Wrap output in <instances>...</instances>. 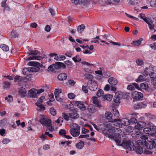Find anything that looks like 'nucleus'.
<instances>
[{
  "mask_svg": "<svg viewBox=\"0 0 156 156\" xmlns=\"http://www.w3.org/2000/svg\"><path fill=\"white\" fill-rule=\"evenodd\" d=\"M105 116L107 119L110 122H113L114 121H119V119H113L112 117V114L109 112H106Z\"/></svg>",
  "mask_w": 156,
  "mask_h": 156,
  "instance_id": "6e6552de",
  "label": "nucleus"
},
{
  "mask_svg": "<svg viewBox=\"0 0 156 156\" xmlns=\"http://www.w3.org/2000/svg\"><path fill=\"white\" fill-rule=\"evenodd\" d=\"M42 57L40 56L34 55L30 57L27 58H25L26 60H30L32 59H37L38 60H41L42 59Z\"/></svg>",
  "mask_w": 156,
  "mask_h": 156,
  "instance_id": "412c9836",
  "label": "nucleus"
},
{
  "mask_svg": "<svg viewBox=\"0 0 156 156\" xmlns=\"http://www.w3.org/2000/svg\"><path fill=\"white\" fill-rule=\"evenodd\" d=\"M140 88H142L147 91H148L150 89L148 84L146 83H142L140 84Z\"/></svg>",
  "mask_w": 156,
  "mask_h": 156,
  "instance_id": "bb28decb",
  "label": "nucleus"
},
{
  "mask_svg": "<svg viewBox=\"0 0 156 156\" xmlns=\"http://www.w3.org/2000/svg\"><path fill=\"white\" fill-rule=\"evenodd\" d=\"M143 130L145 133L150 134L149 127L144 128Z\"/></svg>",
  "mask_w": 156,
  "mask_h": 156,
  "instance_id": "5fc2aeb1",
  "label": "nucleus"
},
{
  "mask_svg": "<svg viewBox=\"0 0 156 156\" xmlns=\"http://www.w3.org/2000/svg\"><path fill=\"white\" fill-rule=\"evenodd\" d=\"M136 62L139 66H141L144 64L143 61L140 58H138L136 60Z\"/></svg>",
  "mask_w": 156,
  "mask_h": 156,
  "instance_id": "49530a36",
  "label": "nucleus"
},
{
  "mask_svg": "<svg viewBox=\"0 0 156 156\" xmlns=\"http://www.w3.org/2000/svg\"><path fill=\"white\" fill-rule=\"evenodd\" d=\"M122 123V125H123L125 126H127L129 125L130 124V121L127 119H122L121 120H120L119 121Z\"/></svg>",
  "mask_w": 156,
  "mask_h": 156,
  "instance_id": "2eb2a0df",
  "label": "nucleus"
},
{
  "mask_svg": "<svg viewBox=\"0 0 156 156\" xmlns=\"http://www.w3.org/2000/svg\"><path fill=\"white\" fill-rule=\"evenodd\" d=\"M144 80V79L143 78V76L142 75H140L138 78V79L136 80V81L137 82L138 81H141Z\"/></svg>",
  "mask_w": 156,
  "mask_h": 156,
  "instance_id": "4d7b16f0",
  "label": "nucleus"
},
{
  "mask_svg": "<svg viewBox=\"0 0 156 156\" xmlns=\"http://www.w3.org/2000/svg\"><path fill=\"white\" fill-rule=\"evenodd\" d=\"M79 4H83L84 5H87L89 4L95 5L96 4V2L92 0H79Z\"/></svg>",
  "mask_w": 156,
  "mask_h": 156,
  "instance_id": "ddd939ff",
  "label": "nucleus"
},
{
  "mask_svg": "<svg viewBox=\"0 0 156 156\" xmlns=\"http://www.w3.org/2000/svg\"><path fill=\"white\" fill-rule=\"evenodd\" d=\"M113 114L117 117H119V115L118 111L116 109L113 110Z\"/></svg>",
  "mask_w": 156,
  "mask_h": 156,
  "instance_id": "8fccbe9b",
  "label": "nucleus"
},
{
  "mask_svg": "<svg viewBox=\"0 0 156 156\" xmlns=\"http://www.w3.org/2000/svg\"><path fill=\"white\" fill-rule=\"evenodd\" d=\"M130 123L132 124H135L137 122V120L134 118H132L130 119Z\"/></svg>",
  "mask_w": 156,
  "mask_h": 156,
  "instance_id": "3c124183",
  "label": "nucleus"
},
{
  "mask_svg": "<svg viewBox=\"0 0 156 156\" xmlns=\"http://www.w3.org/2000/svg\"><path fill=\"white\" fill-rule=\"evenodd\" d=\"M132 98L136 100H142L143 98V94L136 91H133L132 94Z\"/></svg>",
  "mask_w": 156,
  "mask_h": 156,
  "instance_id": "0eeeda50",
  "label": "nucleus"
},
{
  "mask_svg": "<svg viewBox=\"0 0 156 156\" xmlns=\"http://www.w3.org/2000/svg\"><path fill=\"white\" fill-rule=\"evenodd\" d=\"M127 89L131 90H134V87L132 84V85H128L127 87Z\"/></svg>",
  "mask_w": 156,
  "mask_h": 156,
  "instance_id": "e2e57ef3",
  "label": "nucleus"
},
{
  "mask_svg": "<svg viewBox=\"0 0 156 156\" xmlns=\"http://www.w3.org/2000/svg\"><path fill=\"white\" fill-rule=\"evenodd\" d=\"M54 69H59L62 67L63 69L66 68V65L63 63L61 62H56L55 64H53Z\"/></svg>",
  "mask_w": 156,
  "mask_h": 156,
  "instance_id": "9d476101",
  "label": "nucleus"
},
{
  "mask_svg": "<svg viewBox=\"0 0 156 156\" xmlns=\"http://www.w3.org/2000/svg\"><path fill=\"white\" fill-rule=\"evenodd\" d=\"M3 87L4 89L9 88L11 85L10 83L7 81L3 82Z\"/></svg>",
  "mask_w": 156,
  "mask_h": 156,
  "instance_id": "f704fd0d",
  "label": "nucleus"
},
{
  "mask_svg": "<svg viewBox=\"0 0 156 156\" xmlns=\"http://www.w3.org/2000/svg\"><path fill=\"white\" fill-rule=\"evenodd\" d=\"M5 99L9 103L13 101V98L12 95H9L5 98Z\"/></svg>",
  "mask_w": 156,
  "mask_h": 156,
  "instance_id": "ea45409f",
  "label": "nucleus"
},
{
  "mask_svg": "<svg viewBox=\"0 0 156 156\" xmlns=\"http://www.w3.org/2000/svg\"><path fill=\"white\" fill-rule=\"evenodd\" d=\"M19 34L15 31L12 30L11 33V36L12 38H16L18 37Z\"/></svg>",
  "mask_w": 156,
  "mask_h": 156,
  "instance_id": "c9c22d12",
  "label": "nucleus"
},
{
  "mask_svg": "<svg viewBox=\"0 0 156 156\" xmlns=\"http://www.w3.org/2000/svg\"><path fill=\"white\" fill-rule=\"evenodd\" d=\"M27 91L25 88L22 87L19 89V94L22 97H24L27 95Z\"/></svg>",
  "mask_w": 156,
  "mask_h": 156,
  "instance_id": "aec40b11",
  "label": "nucleus"
},
{
  "mask_svg": "<svg viewBox=\"0 0 156 156\" xmlns=\"http://www.w3.org/2000/svg\"><path fill=\"white\" fill-rule=\"evenodd\" d=\"M69 115L71 118L74 120L78 119L79 117V115L75 112L69 113Z\"/></svg>",
  "mask_w": 156,
  "mask_h": 156,
  "instance_id": "4be33fe9",
  "label": "nucleus"
},
{
  "mask_svg": "<svg viewBox=\"0 0 156 156\" xmlns=\"http://www.w3.org/2000/svg\"><path fill=\"white\" fill-rule=\"evenodd\" d=\"M45 30L47 32H49L51 30V27L49 25H47L45 27Z\"/></svg>",
  "mask_w": 156,
  "mask_h": 156,
  "instance_id": "69168bd1",
  "label": "nucleus"
},
{
  "mask_svg": "<svg viewBox=\"0 0 156 156\" xmlns=\"http://www.w3.org/2000/svg\"><path fill=\"white\" fill-rule=\"evenodd\" d=\"M32 68L30 67L24 68L23 70V73L24 75H28L30 74V73L32 72Z\"/></svg>",
  "mask_w": 156,
  "mask_h": 156,
  "instance_id": "5701e85b",
  "label": "nucleus"
},
{
  "mask_svg": "<svg viewBox=\"0 0 156 156\" xmlns=\"http://www.w3.org/2000/svg\"><path fill=\"white\" fill-rule=\"evenodd\" d=\"M146 123L143 121H139L137 122V125L135 126V128L138 130L142 129L146 126Z\"/></svg>",
  "mask_w": 156,
  "mask_h": 156,
  "instance_id": "f8f14e48",
  "label": "nucleus"
},
{
  "mask_svg": "<svg viewBox=\"0 0 156 156\" xmlns=\"http://www.w3.org/2000/svg\"><path fill=\"white\" fill-rule=\"evenodd\" d=\"M30 51L31 52L30 54L32 55L37 56V55H38L39 54V52L37 50H31Z\"/></svg>",
  "mask_w": 156,
  "mask_h": 156,
  "instance_id": "37998d69",
  "label": "nucleus"
},
{
  "mask_svg": "<svg viewBox=\"0 0 156 156\" xmlns=\"http://www.w3.org/2000/svg\"><path fill=\"white\" fill-rule=\"evenodd\" d=\"M15 80L16 81H18L19 82H20L23 80V78L22 77L20 76H16L15 77Z\"/></svg>",
  "mask_w": 156,
  "mask_h": 156,
  "instance_id": "79ce46f5",
  "label": "nucleus"
},
{
  "mask_svg": "<svg viewBox=\"0 0 156 156\" xmlns=\"http://www.w3.org/2000/svg\"><path fill=\"white\" fill-rule=\"evenodd\" d=\"M82 90L84 92L86 93H87L88 92V90L87 89V86L85 87L83 85L82 87Z\"/></svg>",
  "mask_w": 156,
  "mask_h": 156,
  "instance_id": "0e129e2a",
  "label": "nucleus"
},
{
  "mask_svg": "<svg viewBox=\"0 0 156 156\" xmlns=\"http://www.w3.org/2000/svg\"><path fill=\"white\" fill-rule=\"evenodd\" d=\"M50 111L52 115L53 116H55L56 115V110L53 107H51L50 109Z\"/></svg>",
  "mask_w": 156,
  "mask_h": 156,
  "instance_id": "a19ab883",
  "label": "nucleus"
},
{
  "mask_svg": "<svg viewBox=\"0 0 156 156\" xmlns=\"http://www.w3.org/2000/svg\"><path fill=\"white\" fill-rule=\"evenodd\" d=\"M45 98L44 96H41L35 103V105L37 106V110L40 111H44L45 109L44 106L42 105L43 100Z\"/></svg>",
  "mask_w": 156,
  "mask_h": 156,
  "instance_id": "39448f33",
  "label": "nucleus"
},
{
  "mask_svg": "<svg viewBox=\"0 0 156 156\" xmlns=\"http://www.w3.org/2000/svg\"><path fill=\"white\" fill-rule=\"evenodd\" d=\"M109 124H103L99 125L98 126V129L99 130H101L103 131H106V130L108 129V128L109 127Z\"/></svg>",
  "mask_w": 156,
  "mask_h": 156,
  "instance_id": "dca6fc26",
  "label": "nucleus"
},
{
  "mask_svg": "<svg viewBox=\"0 0 156 156\" xmlns=\"http://www.w3.org/2000/svg\"><path fill=\"white\" fill-rule=\"evenodd\" d=\"M109 127L108 129L106 130V131L108 132V133H107L108 134V135L110 134H108L109 133H112V134H113L114 136H115V127H112L109 124Z\"/></svg>",
  "mask_w": 156,
  "mask_h": 156,
  "instance_id": "b1692460",
  "label": "nucleus"
},
{
  "mask_svg": "<svg viewBox=\"0 0 156 156\" xmlns=\"http://www.w3.org/2000/svg\"><path fill=\"white\" fill-rule=\"evenodd\" d=\"M119 122L118 121H114L113 122H114V125L116 126H117L121 128L122 127V124L120 122Z\"/></svg>",
  "mask_w": 156,
  "mask_h": 156,
  "instance_id": "de8ad7c7",
  "label": "nucleus"
},
{
  "mask_svg": "<svg viewBox=\"0 0 156 156\" xmlns=\"http://www.w3.org/2000/svg\"><path fill=\"white\" fill-rule=\"evenodd\" d=\"M108 82L111 85L115 86L117 83V80L113 77H110L108 79Z\"/></svg>",
  "mask_w": 156,
  "mask_h": 156,
  "instance_id": "6ab92c4d",
  "label": "nucleus"
},
{
  "mask_svg": "<svg viewBox=\"0 0 156 156\" xmlns=\"http://www.w3.org/2000/svg\"><path fill=\"white\" fill-rule=\"evenodd\" d=\"M87 87L90 90L94 91L97 89L98 85L97 83L94 80L88 81L87 83Z\"/></svg>",
  "mask_w": 156,
  "mask_h": 156,
  "instance_id": "423d86ee",
  "label": "nucleus"
},
{
  "mask_svg": "<svg viewBox=\"0 0 156 156\" xmlns=\"http://www.w3.org/2000/svg\"><path fill=\"white\" fill-rule=\"evenodd\" d=\"M115 136L113 134H109L108 135V137L114 140L118 145L122 146L125 148L127 149V147H125L123 145V142H124V141H126L127 142V143L129 144L131 143L132 142L125 139L122 140L120 135L119 134L121 132V130L120 128H115Z\"/></svg>",
  "mask_w": 156,
  "mask_h": 156,
  "instance_id": "f257e3e1",
  "label": "nucleus"
},
{
  "mask_svg": "<svg viewBox=\"0 0 156 156\" xmlns=\"http://www.w3.org/2000/svg\"><path fill=\"white\" fill-rule=\"evenodd\" d=\"M84 76L86 79H89V80H92V79H93V76L90 74L86 73L84 75Z\"/></svg>",
  "mask_w": 156,
  "mask_h": 156,
  "instance_id": "e433bc0d",
  "label": "nucleus"
},
{
  "mask_svg": "<svg viewBox=\"0 0 156 156\" xmlns=\"http://www.w3.org/2000/svg\"><path fill=\"white\" fill-rule=\"evenodd\" d=\"M123 94L121 92H117L115 93V96L119 99L121 100L123 97Z\"/></svg>",
  "mask_w": 156,
  "mask_h": 156,
  "instance_id": "473e14b6",
  "label": "nucleus"
},
{
  "mask_svg": "<svg viewBox=\"0 0 156 156\" xmlns=\"http://www.w3.org/2000/svg\"><path fill=\"white\" fill-rule=\"evenodd\" d=\"M104 94V91L102 89L99 90L97 92V95L99 97H101V98L103 96Z\"/></svg>",
  "mask_w": 156,
  "mask_h": 156,
  "instance_id": "4c0bfd02",
  "label": "nucleus"
},
{
  "mask_svg": "<svg viewBox=\"0 0 156 156\" xmlns=\"http://www.w3.org/2000/svg\"><path fill=\"white\" fill-rule=\"evenodd\" d=\"M9 141L10 140L9 139L5 138L3 140L2 142L4 144H7Z\"/></svg>",
  "mask_w": 156,
  "mask_h": 156,
  "instance_id": "680f3d73",
  "label": "nucleus"
},
{
  "mask_svg": "<svg viewBox=\"0 0 156 156\" xmlns=\"http://www.w3.org/2000/svg\"><path fill=\"white\" fill-rule=\"evenodd\" d=\"M0 47L3 50L5 51H8L9 49V48L7 45L3 44L1 45Z\"/></svg>",
  "mask_w": 156,
  "mask_h": 156,
  "instance_id": "72a5a7b5",
  "label": "nucleus"
},
{
  "mask_svg": "<svg viewBox=\"0 0 156 156\" xmlns=\"http://www.w3.org/2000/svg\"><path fill=\"white\" fill-rule=\"evenodd\" d=\"M136 105H137V106L136 107V106H135L134 107L136 108H142L143 107V103L142 102L138 103Z\"/></svg>",
  "mask_w": 156,
  "mask_h": 156,
  "instance_id": "864d4df0",
  "label": "nucleus"
},
{
  "mask_svg": "<svg viewBox=\"0 0 156 156\" xmlns=\"http://www.w3.org/2000/svg\"><path fill=\"white\" fill-rule=\"evenodd\" d=\"M73 105H77L82 110H86V107L82 102L79 101H74L73 102Z\"/></svg>",
  "mask_w": 156,
  "mask_h": 156,
  "instance_id": "9b49d317",
  "label": "nucleus"
},
{
  "mask_svg": "<svg viewBox=\"0 0 156 156\" xmlns=\"http://www.w3.org/2000/svg\"><path fill=\"white\" fill-rule=\"evenodd\" d=\"M93 104L96 105V106L97 107L99 108L101 107V105L99 103V102L97 97H94L93 100Z\"/></svg>",
  "mask_w": 156,
  "mask_h": 156,
  "instance_id": "c756f323",
  "label": "nucleus"
},
{
  "mask_svg": "<svg viewBox=\"0 0 156 156\" xmlns=\"http://www.w3.org/2000/svg\"><path fill=\"white\" fill-rule=\"evenodd\" d=\"M127 2L133 5L137 4L139 2V0H127Z\"/></svg>",
  "mask_w": 156,
  "mask_h": 156,
  "instance_id": "7c9ffc66",
  "label": "nucleus"
},
{
  "mask_svg": "<svg viewBox=\"0 0 156 156\" xmlns=\"http://www.w3.org/2000/svg\"><path fill=\"white\" fill-rule=\"evenodd\" d=\"M37 90H30L29 91L28 95L30 97L35 98L37 96Z\"/></svg>",
  "mask_w": 156,
  "mask_h": 156,
  "instance_id": "f3484780",
  "label": "nucleus"
},
{
  "mask_svg": "<svg viewBox=\"0 0 156 156\" xmlns=\"http://www.w3.org/2000/svg\"><path fill=\"white\" fill-rule=\"evenodd\" d=\"M73 128L70 130V132L73 137L78 136L80 133V127L76 123L72 124Z\"/></svg>",
  "mask_w": 156,
  "mask_h": 156,
  "instance_id": "f03ea898",
  "label": "nucleus"
},
{
  "mask_svg": "<svg viewBox=\"0 0 156 156\" xmlns=\"http://www.w3.org/2000/svg\"><path fill=\"white\" fill-rule=\"evenodd\" d=\"M42 88H41L40 89L38 90H37V94H39L43 92L44 91L45 89L47 90V86H44L42 87Z\"/></svg>",
  "mask_w": 156,
  "mask_h": 156,
  "instance_id": "58836bf2",
  "label": "nucleus"
},
{
  "mask_svg": "<svg viewBox=\"0 0 156 156\" xmlns=\"http://www.w3.org/2000/svg\"><path fill=\"white\" fill-rule=\"evenodd\" d=\"M68 97L70 99H73L75 98V95L73 93H70L68 95Z\"/></svg>",
  "mask_w": 156,
  "mask_h": 156,
  "instance_id": "6e6d98bb",
  "label": "nucleus"
},
{
  "mask_svg": "<svg viewBox=\"0 0 156 156\" xmlns=\"http://www.w3.org/2000/svg\"><path fill=\"white\" fill-rule=\"evenodd\" d=\"M120 0H101L103 4H110L113 2H119Z\"/></svg>",
  "mask_w": 156,
  "mask_h": 156,
  "instance_id": "393cba45",
  "label": "nucleus"
},
{
  "mask_svg": "<svg viewBox=\"0 0 156 156\" xmlns=\"http://www.w3.org/2000/svg\"><path fill=\"white\" fill-rule=\"evenodd\" d=\"M85 28V26L83 24L79 26L77 28V31L79 33H81Z\"/></svg>",
  "mask_w": 156,
  "mask_h": 156,
  "instance_id": "cd10ccee",
  "label": "nucleus"
},
{
  "mask_svg": "<svg viewBox=\"0 0 156 156\" xmlns=\"http://www.w3.org/2000/svg\"><path fill=\"white\" fill-rule=\"evenodd\" d=\"M68 83L70 85L73 86L76 83V82L73 80H70L68 81Z\"/></svg>",
  "mask_w": 156,
  "mask_h": 156,
  "instance_id": "bf43d9fd",
  "label": "nucleus"
},
{
  "mask_svg": "<svg viewBox=\"0 0 156 156\" xmlns=\"http://www.w3.org/2000/svg\"><path fill=\"white\" fill-rule=\"evenodd\" d=\"M28 65L32 66V67H31V69L32 72H36L39 71L40 67H41L42 66V65L41 64L38 62L31 61L29 62L28 63Z\"/></svg>",
  "mask_w": 156,
  "mask_h": 156,
  "instance_id": "7ed1b4c3",
  "label": "nucleus"
},
{
  "mask_svg": "<svg viewBox=\"0 0 156 156\" xmlns=\"http://www.w3.org/2000/svg\"><path fill=\"white\" fill-rule=\"evenodd\" d=\"M54 67L53 65H51L48 68V71L53 72L54 71Z\"/></svg>",
  "mask_w": 156,
  "mask_h": 156,
  "instance_id": "603ef678",
  "label": "nucleus"
},
{
  "mask_svg": "<svg viewBox=\"0 0 156 156\" xmlns=\"http://www.w3.org/2000/svg\"><path fill=\"white\" fill-rule=\"evenodd\" d=\"M55 94V96L56 100L58 101H62V98L60 97L59 95V94Z\"/></svg>",
  "mask_w": 156,
  "mask_h": 156,
  "instance_id": "09e8293b",
  "label": "nucleus"
},
{
  "mask_svg": "<svg viewBox=\"0 0 156 156\" xmlns=\"http://www.w3.org/2000/svg\"><path fill=\"white\" fill-rule=\"evenodd\" d=\"M58 79L59 80L63 81L66 80L67 78V76L66 74L65 73H61L59 74L58 76Z\"/></svg>",
  "mask_w": 156,
  "mask_h": 156,
  "instance_id": "a878e982",
  "label": "nucleus"
},
{
  "mask_svg": "<svg viewBox=\"0 0 156 156\" xmlns=\"http://www.w3.org/2000/svg\"><path fill=\"white\" fill-rule=\"evenodd\" d=\"M65 65H66L67 66H72V63L71 61L67 60L65 62Z\"/></svg>",
  "mask_w": 156,
  "mask_h": 156,
  "instance_id": "13d9d810",
  "label": "nucleus"
},
{
  "mask_svg": "<svg viewBox=\"0 0 156 156\" xmlns=\"http://www.w3.org/2000/svg\"><path fill=\"white\" fill-rule=\"evenodd\" d=\"M62 116L66 120L68 121L69 120V114H65L64 113H63L62 114Z\"/></svg>",
  "mask_w": 156,
  "mask_h": 156,
  "instance_id": "c03bdc74",
  "label": "nucleus"
},
{
  "mask_svg": "<svg viewBox=\"0 0 156 156\" xmlns=\"http://www.w3.org/2000/svg\"><path fill=\"white\" fill-rule=\"evenodd\" d=\"M150 134L152 135L156 131V126H151L149 127Z\"/></svg>",
  "mask_w": 156,
  "mask_h": 156,
  "instance_id": "2f4dec72",
  "label": "nucleus"
},
{
  "mask_svg": "<svg viewBox=\"0 0 156 156\" xmlns=\"http://www.w3.org/2000/svg\"><path fill=\"white\" fill-rule=\"evenodd\" d=\"M49 97L50 98V100L51 101H54L55 99L54 98V95L52 94H51L49 95Z\"/></svg>",
  "mask_w": 156,
  "mask_h": 156,
  "instance_id": "774afa93",
  "label": "nucleus"
},
{
  "mask_svg": "<svg viewBox=\"0 0 156 156\" xmlns=\"http://www.w3.org/2000/svg\"><path fill=\"white\" fill-rule=\"evenodd\" d=\"M97 106L93 105L89 106L87 110L90 113H94L97 111Z\"/></svg>",
  "mask_w": 156,
  "mask_h": 156,
  "instance_id": "4468645a",
  "label": "nucleus"
},
{
  "mask_svg": "<svg viewBox=\"0 0 156 156\" xmlns=\"http://www.w3.org/2000/svg\"><path fill=\"white\" fill-rule=\"evenodd\" d=\"M84 145V142L80 140L78 143L76 144V146L77 149H80L83 147Z\"/></svg>",
  "mask_w": 156,
  "mask_h": 156,
  "instance_id": "c85d7f7f",
  "label": "nucleus"
},
{
  "mask_svg": "<svg viewBox=\"0 0 156 156\" xmlns=\"http://www.w3.org/2000/svg\"><path fill=\"white\" fill-rule=\"evenodd\" d=\"M112 97L113 96L112 95L107 94L104 95L101 98V99L103 101L106 100L110 101L112 100Z\"/></svg>",
  "mask_w": 156,
  "mask_h": 156,
  "instance_id": "a211bd4d",
  "label": "nucleus"
},
{
  "mask_svg": "<svg viewBox=\"0 0 156 156\" xmlns=\"http://www.w3.org/2000/svg\"><path fill=\"white\" fill-rule=\"evenodd\" d=\"M139 17L143 19L148 24L150 30H152L154 28V25L151 20L149 18L146 17L145 14L140 13L139 15Z\"/></svg>",
  "mask_w": 156,
  "mask_h": 156,
  "instance_id": "20e7f679",
  "label": "nucleus"
},
{
  "mask_svg": "<svg viewBox=\"0 0 156 156\" xmlns=\"http://www.w3.org/2000/svg\"><path fill=\"white\" fill-rule=\"evenodd\" d=\"M150 3L151 5H152L153 6H156V0H151Z\"/></svg>",
  "mask_w": 156,
  "mask_h": 156,
  "instance_id": "052dcab7",
  "label": "nucleus"
},
{
  "mask_svg": "<svg viewBox=\"0 0 156 156\" xmlns=\"http://www.w3.org/2000/svg\"><path fill=\"white\" fill-rule=\"evenodd\" d=\"M43 125L47 126L50 125L51 123L50 119L43 117L39 121Z\"/></svg>",
  "mask_w": 156,
  "mask_h": 156,
  "instance_id": "1a4fd4ad",
  "label": "nucleus"
},
{
  "mask_svg": "<svg viewBox=\"0 0 156 156\" xmlns=\"http://www.w3.org/2000/svg\"><path fill=\"white\" fill-rule=\"evenodd\" d=\"M59 133L60 135L64 136L66 134V132L65 130L61 129L60 130Z\"/></svg>",
  "mask_w": 156,
  "mask_h": 156,
  "instance_id": "a18cd8bd",
  "label": "nucleus"
},
{
  "mask_svg": "<svg viewBox=\"0 0 156 156\" xmlns=\"http://www.w3.org/2000/svg\"><path fill=\"white\" fill-rule=\"evenodd\" d=\"M111 86H110L108 84H106L104 88V90L106 91H108L110 90Z\"/></svg>",
  "mask_w": 156,
  "mask_h": 156,
  "instance_id": "338daca9",
  "label": "nucleus"
}]
</instances>
